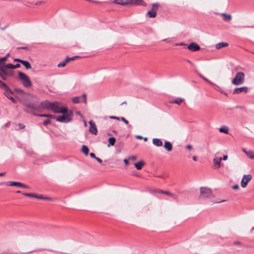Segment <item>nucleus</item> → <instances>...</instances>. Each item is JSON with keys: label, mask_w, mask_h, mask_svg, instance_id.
<instances>
[{"label": "nucleus", "mask_w": 254, "mask_h": 254, "mask_svg": "<svg viewBox=\"0 0 254 254\" xmlns=\"http://www.w3.org/2000/svg\"><path fill=\"white\" fill-rule=\"evenodd\" d=\"M220 15L223 17V19L225 21H229L232 19V16L230 14L222 13Z\"/></svg>", "instance_id": "22"}, {"label": "nucleus", "mask_w": 254, "mask_h": 254, "mask_svg": "<svg viewBox=\"0 0 254 254\" xmlns=\"http://www.w3.org/2000/svg\"><path fill=\"white\" fill-rule=\"evenodd\" d=\"M90 156H91V157L94 158V159L96 157L95 154L94 153H90Z\"/></svg>", "instance_id": "52"}, {"label": "nucleus", "mask_w": 254, "mask_h": 254, "mask_svg": "<svg viewBox=\"0 0 254 254\" xmlns=\"http://www.w3.org/2000/svg\"><path fill=\"white\" fill-rule=\"evenodd\" d=\"M21 64H22L27 69H29L31 68V65L29 62H28V61L23 60Z\"/></svg>", "instance_id": "32"}, {"label": "nucleus", "mask_w": 254, "mask_h": 254, "mask_svg": "<svg viewBox=\"0 0 254 254\" xmlns=\"http://www.w3.org/2000/svg\"><path fill=\"white\" fill-rule=\"evenodd\" d=\"M222 160H226L228 159V156L227 155H224L223 157H221Z\"/></svg>", "instance_id": "53"}, {"label": "nucleus", "mask_w": 254, "mask_h": 254, "mask_svg": "<svg viewBox=\"0 0 254 254\" xmlns=\"http://www.w3.org/2000/svg\"><path fill=\"white\" fill-rule=\"evenodd\" d=\"M157 192L158 193H162V192H165V191L160 190H158Z\"/></svg>", "instance_id": "59"}, {"label": "nucleus", "mask_w": 254, "mask_h": 254, "mask_svg": "<svg viewBox=\"0 0 254 254\" xmlns=\"http://www.w3.org/2000/svg\"><path fill=\"white\" fill-rule=\"evenodd\" d=\"M68 62H66V59H65V60L64 61H63V62H61L60 63H59L58 64V67H64L65 66V65Z\"/></svg>", "instance_id": "35"}, {"label": "nucleus", "mask_w": 254, "mask_h": 254, "mask_svg": "<svg viewBox=\"0 0 254 254\" xmlns=\"http://www.w3.org/2000/svg\"><path fill=\"white\" fill-rule=\"evenodd\" d=\"M5 67L10 69H15L20 67V64H17L15 65H13L11 64H8L5 65Z\"/></svg>", "instance_id": "25"}, {"label": "nucleus", "mask_w": 254, "mask_h": 254, "mask_svg": "<svg viewBox=\"0 0 254 254\" xmlns=\"http://www.w3.org/2000/svg\"><path fill=\"white\" fill-rule=\"evenodd\" d=\"M164 147L165 148V149L168 152L172 151L173 148L172 144H171V142L168 141H166L165 142Z\"/></svg>", "instance_id": "21"}, {"label": "nucleus", "mask_w": 254, "mask_h": 254, "mask_svg": "<svg viewBox=\"0 0 254 254\" xmlns=\"http://www.w3.org/2000/svg\"><path fill=\"white\" fill-rule=\"evenodd\" d=\"M76 114H77V115H79V116H81V113H80L79 112H76Z\"/></svg>", "instance_id": "62"}, {"label": "nucleus", "mask_w": 254, "mask_h": 254, "mask_svg": "<svg viewBox=\"0 0 254 254\" xmlns=\"http://www.w3.org/2000/svg\"><path fill=\"white\" fill-rule=\"evenodd\" d=\"M245 80V74L244 72L239 71L236 73L234 78L232 80L233 85L238 86L242 84Z\"/></svg>", "instance_id": "1"}, {"label": "nucleus", "mask_w": 254, "mask_h": 254, "mask_svg": "<svg viewBox=\"0 0 254 254\" xmlns=\"http://www.w3.org/2000/svg\"><path fill=\"white\" fill-rule=\"evenodd\" d=\"M51 123V121L49 120H45L44 122H43V124L44 126H47L48 125V124H50Z\"/></svg>", "instance_id": "40"}, {"label": "nucleus", "mask_w": 254, "mask_h": 254, "mask_svg": "<svg viewBox=\"0 0 254 254\" xmlns=\"http://www.w3.org/2000/svg\"><path fill=\"white\" fill-rule=\"evenodd\" d=\"M21 188H24V189H29V187L27 185H25L23 184H21Z\"/></svg>", "instance_id": "49"}, {"label": "nucleus", "mask_w": 254, "mask_h": 254, "mask_svg": "<svg viewBox=\"0 0 254 254\" xmlns=\"http://www.w3.org/2000/svg\"><path fill=\"white\" fill-rule=\"evenodd\" d=\"M219 131L225 133H228L229 131V129L227 127L223 126L219 128Z\"/></svg>", "instance_id": "33"}, {"label": "nucleus", "mask_w": 254, "mask_h": 254, "mask_svg": "<svg viewBox=\"0 0 254 254\" xmlns=\"http://www.w3.org/2000/svg\"><path fill=\"white\" fill-rule=\"evenodd\" d=\"M128 159L135 161L136 159V157L135 156H131L128 157Z\"/></svg>", "instance_id": "43"}, {"label": "nucleus", "mask_w": 254, "mask_h": 254, "mask_svg": "<svg viewBox=\"0 0 254 254\" xmlns=\"http://www.w3.org/2000/svg\"><path fill=\"white\" fill-rule=\"evenodd\" d=\"M10 54L9 53H8L6 56L5 57H6V59H7V58L9 56Z\"/></svg>", "instance_id": "64"}, {"label": "nucleus", "mask_w": 254, "mask_h": 254, "mask_svg": "<svg viewBox=\"0 0 254 254\" xmlns=\"http://www.w3.org/2000/svg\"><path fill=\"white\" fill-rule=\"evenodd\" d=\"M108 140L109 143L108 145V147H110V145L113 146L115 145L116 139L114 137H111L109 138Z\"/></svg>", "instance_id": "31"}, {"label": "nucleus", "mask_w": 254, "mask_h": 254, "mask_svg": "<svg viewBox=\"0 0 254 254\" xmlns=\"http://www.w3.org/2000/svg\"><path fill=\"white\" fill-rule=\"evenodd\" d=\"M200 77H201L204 80H205V81H206L207 82L209 83V84H211V85H213L214 84L211 82L210 81H209L208 79H207L206 78H205L204 76H202V75H199Z\"/></svg>", "instance_id": "37"}, {"label": "nucleus", "mask_w": 254, "mask_h": 254, "mask_svg": "<svg viewBox=\"0 0 254 254\" xmlns=\"http://www.w3.org/2000/svg\"><path fill=\"white\" fill-rule=\"evenodd\" d=\"M50 110L55 113H62L65 114L67 113V109L66 108L60 107V103L55 102L52 103Z\"/></svg>", "instance_id": "2"}, {"label": "nucleus", "mask_w": 254, "mask_h": 254, "mask_svg": "<svg viewBox=\"0 0 254 254\" xmlns=\"http://www.w3.org/2000/svg\"><path fill=\"white\" fill-rule=\"evenodd\" d=\"M162 194H165L168 196L171 197L173 199L178 201L179 199V196L177 194L175 193H171L169 191H165V192H162Z\"/></svg>", "instance_id": "17"}, {"label": "nucleus", "mask_w": 254, "mask_h": 254, "mask_svg": "<svg viewBox=\"0 0 254 254\" xmlns=\"http://www.w3.org/2000/svg\"><path fill=\"white\" fill-rule=\"evenodd\" d=\"M122 120L127 125H128V122L125 118H122Z\"/></svg>", "instance_id": "48"}, {"label": "nucleus", "mask_w": 254, "mask_h": 254, "mask_svg": "<svg viewBox=\"0 0 254 254\" xmlns=\"http://www.w3.org/2000/svg\"><path fill=\"white\" fill-rule=\"evenodd\" d=\"M6 60V57H3V58H0V63L5 62ZM0 65L3 66L4 65H2L0 63Z\"/></svg>", "instance_id": "39"}, {"label": "nucleus", "mask_w": 254, "mask_h": 254, "mask_svg": "<svg viewBox=\"0 0 254 254\" xmlns=\"http://www.w3.org/2000/svg\"><path fill=\"white\" fill-rule=\"evenodd\" d=\"M111 119H117V120H119V118L117 117H115V116H111L110 117Z\"/></svg>", "instance_id": "57"}, {"label": "nucleus", "mask_w": 254, "mask_h": 254, "mask_svg": "<svg viewBox=\"0 0 254 254\" xmlns=\"http://www.w3.org/2000/svg\"><path fill=\"white\" fill-rule=\"evenodd\" d=\"M252 179V176L251 175H244L243 177L241 182V186L243 188L247 187L248 183Z\"/></svg>", "instance_id": "8"}, {"label": "nucleus", "mask_w": 254, "mask_h": 254, "mask_svg": "<svg viewBox=\"0 0 254 254\" xmlns=\"http://www.w3.org/2000/svg\"><path fill=\"white\" fill-rule=\"evenodd\" d=\"M128 4L141 5L145 6L146 3L143 0H129Z\"/></svg>", "instance_id": "16"}, {"label": "nucleus", "mask_w": 254, "mask_h": 254, "mask_svg": "<svg viewBox=\"0 0 254 254\" xmlns=\"http://www.w3.org/2000/svg\"><path fill=\"white\" fill-rule=\"evenodd\" d=\"M221 161L222 159L221 157H216L213 159V161L214 165L217 168H220Z\"/></svg>", "instance_id": "20"}, {"label": "nucleus", "mask_w": 254, "mask_h": 254, "mask_svg": "<svg viewBox=\"0 0 254 254\" xmlns=\"http://www.w3.org/2000/svg\"><path fill=\"white\" fill-rule=\"evenodd\" d=\"M78 57V56H74L71 58L66 57V62H69L70 61L74 60L75 59L77 58Z\"/></svg>", "instance_id": "38"}, {"label": "nucleus", "mask_w": 254, "mask_h": 254, "mask_svg": "<svg viewBox=\"0 0 254 254\" xmlns=\"http://www.w3.org/2000/svg\"><path fill=\"white\" fill-rule=\"evenodd\" d=\"M15 91H16V92L19 93H24V91L23 90H22V89H16Z\"/></svg>", "instance_id": "45"}, {"label": "nucleus", "mask_w": 254, "mask_h": 254, "mask_svg": "<svg viewBox=\"0 0 254 254\" xmlns=\"http://www.w3.org/2000/svg\"><path fill=\"white\" fill-rule=\"evenodd\" d=\"M192 159H193V160H194L195 161H196L197 160V157L196 156H193L192 157Z\"/></svg>", "instance_id": "58"}, {"label": "nucleus", "mask_w": 254, "mask_h": 254, "mask_svg": "<svg viewBox=\"0 0 254 254\" xmlns=\"http://www.w3.org/2000/svg\"><path fill=\"white\" fill-rule=\"evenodd\" d=\"M90 127L89 131L92 134L96 135L98 132L96 124L92 121L89 122Z\"/></svg>", "instance_id": "11"}, {"label": "nucleus", "mask_w": 254, "mask_h": 254, "mask_svg": "<svg viewBox=\"0 0 254 254\" xmlns=\"http://www.w3.org/2000/svg\"><path fill=\"white\" fill-rule=\"evenodd\" d=\"M10 54L9 53H8L6 56L5 57H6V59H7V58L9 56Z\"/></svg>", "instance_id": "63"}, {"label": "nucleus", "mask_w": 254, "mask_h": 254, "mask_svg": "<svg viewBox=\"0 0 254 254\" xmlns=\"http://www.w3.org/2000/svg\"><path fill=\"white\" fill-rule=\"evenodd\" d=\"M95 159L100 163H101L102 162V160L98 157H96Z\"/></svg>", "instance_id": "54"}, {"label": "nucleus", "mask_w": 254, "mask_h": 254, "mask_svg": "<svg viewBox=\"0 0 254 254\" xmlns=\"http://www.w3.org/2000/svg\"><path fill=\"white\" fill-rule=\"evenodd\" d=\"M40 199H44V200H51L52 199V198H51V197H44L42 195V198H41Z\"/></svg>", "instance_id": "42"}, {"label": "nucleus", "mask_w": 254, "mask_h": 254, "mask_svg": "<svg viewBox=\"0 0 254 254\" xmlns=\"http://www.w3.org/2000/svg\"><path fill=\"white\" fill-rule=\"evenodd\" d=\"M81 151L85 155H88L89 154V149L88 147L85 145H83L81 148Z\"/></svg>", "instance_id": "30"}, {"label": "nucleus", "mask_w": 254, "mask_h": 254, "mask_svg": "<svg viewBox=\"0 0 254 254\" xmlns=\"http://www.w3.org/2000/svg\"><path fill=\"white\" fill-rule=\"evenodd\" d=\"M249 91V88L247 86L236 88L233 90L234 94H239L243 92L247 93Z\"/></svg>", "instance_id": "10"}, {"label": "nucleus", "mask_w": 254, "mask_h": 254, "mask_svg": "<svg viewBox=\"0 0 254 254\" xmlns=\"http://www.w3.org/2000/svg\"><path fill=\"white\" fill-rule=\"evenodd\" d=\"M72 116V113L70 112V113L66 115L59 116L56 118V121L61 123H68L71 121Z\"/></svg>", "instance_id": "5"}, {"label": "nucleus", "mask_w": 254, "mask_h": 254, "mask_svg": "<svg viewBox=\"0 0 254 254\" xmlns=\"http://www.w3.org/2000/svg\"><path fill=\"white\" fill-rule=\"evenodd\" d=\"M24 106L29 109L34 111H40L41 108L39 106L35 105L33 103H24Z\"/></svg>", "instance_id": "13"}, {"label": "nucleus", "mask_w": 254, "mask_h": 254, "mask_svg": "<svg viewBox=\"0 0 254 254\" xmlns=\"http://www.w3.org/2000/svg\"><path fill=\"white\" fill-rule=\"evenodd\" d=\"M14 61H15V62H18L20 63L21 64L23 60H21L20 59H14Z\"/></svg>", "instance_id": "51"}, {"label": "nucleus", "mask_w": 254, "mask_h": 254, "mask_svg": "<svg viewBox=\"0 0 254 254\" xmlns=\"http://www.w3.org/2000/svg\"><path fill=\"white\" fill-rule=\"evenodd\" d=\"M159 6V4L157 3H154L152 4V9L151 10L148 11L146 15V16L150 18H154L156 17L157 13L156 11Z\"/></svg>", "instance_id": "6"}, {"label": "nucleus", "mask_w": 254, "mask_h": 254, "mask_svg": "<svg viewBox=\"0 0 254 254\" xmlns=\"http://www.w3.org/2000/svg\"><path fill=\"white\" fill-rule=\"evenodd\" d=\"M7 67H5V65L1 66L0 65V71L1 72L4 73L7 76H12L13 75V72L12 70H6L5 68Z\"/></svg>", "instance_id": "15"}, {"label": "nucleus", "mask_w": 254, "mask_h": 254, "mask_svg": "<svg viewBox=\"0 0 254 254\" xmlns=\"http://www.w3.org/2000/svg\"><path fill=\"white\" fill-rule=\"evenodd\" d=\"M82 100H83V102L86 104H87L86 95L85 93H84L80 97H73L72 99V101L73 103L77 104V103H79L80 102H81Z\"/></svg>", "instance_id": "9"}, {"label": "nucleus", "mask_w": 254, "mask_h": 254, "mask_svg": "<svg viewBox=\"0 0 254 254\" xmlns=\"http://www.w3.org/2000/svg\"><path fill=\"white\" fill-rule=\"evenodd\" d=\"M212 197H213V194L210 189L206 187H201L200 188V198H207Z\"/></svg>", "instance_id": "4"}, {"label": "nucleus", "mask_w": 254, "mask_h": 254, "mask_svg": "<svg viewBox=\"0 0 254 254\" xmlns=\"http://www.w3.org/2000/svg\"><path fill=\"white\" fill-rule=\"evenodd\" d=\"M4 173H0V176H3L4 175Z\"/></svg>", "instance_id": "61"}, {"label": "nucleus", "mask_w": 254, "mask_h": 254, "mask_svg": "<svg viewBox=\"0 0 254 254\" xmlns=\"http://www.w3.org/2000/svg\"><path fill=\"white\" fill-rule=\"evenodd\" d=\"M124 162L127 165H128L129 164L128 160L127 159H124Z\"/></svg>", "instance_id": "55"}, {"label": "nucleus", "mask_w": 254, "mask_h": 254, "mask_svg": "<svg viewBox=\"0 0 254 254\" xmlns=\"http://www.w3.org/2000/svg\"><path fill=\"white\" fill-rule=\"evenodd\" d=\"M2 89L4 90V95L13 103H15L16 102V100L10 95L13 94V92L8 86L6 84L5 86L3 87Z\"/></svg>", "instance_id": "7"}, {"label": "nucleus", "mask_w": 254, "mask_h": 254, "mask_svg": "<svg viewBox=\"0 0 254 254\" xmlns=\"http://www.w3.org/2000/svg\"><path fill=\"white\" fill-rule=\"evenodd\" d=\"M5 85H6V84L4 82H2V81H1L0 80V88L2 89L3 87L5 86Z\"/></svg>", "instance_id": "41"}, {"label": "nucleus", "mask_w": 254, "mask_h": 254, "mask_svg": "<svg viewBox=\"0 0 254 254\" xmlns=\"http://www.w3.org/2000/svg\"><path fill=\"white\" fill-rule=\"evenodd\" d=\"M21 183L17 182H9L7 183L6 185L8 186H15L18 187H21Z\"/></svg>", "instance_id": "28"}, {"label": "nucleus", "mask_w": 254, "mask_h": 254, "mask_svg": "<svg viewBox=\"0 0 254 254\" xmlns=\"http://www.w3.org/2000/svg\"><path fill=\"white\" fill-rule=\"evenodd\" d=\"M185 101V99L184 98H178L174 100L171 101L170 102V103L171 104H177L178 105H180L181 103Z\"/></svg>", "instance_id": "27"}, {"label": "nucleus", "mask_w": 254, "mask_h": 254, "mask_svg": "<svg viewBox=\"0 0 254 254\" xmlns=\"http://www.w3.org/2000/svg\"><path fill=\"white\" fill-rule=\"evenodd\" d=\"M45 3V1H43V0H41V1H39L38 2H37L36 3H35V5H40L43 3Z\"/></svg>", "instance_id": "44"}, {"label": "nucleus", "mask_w": 254, "mask_h": 254, "mask_svg": "<svg viewBox=\"0 0 254 254\" xmlns=\"http://www.w3.org/2000/svg\"><path fill=\"white\" fill-rule=\"evenodd\" d=\"M188 48L191 51H197L200 49V46L195 43H191L188 45Z\"/></svg>", "instance_id": "14"}, {"label": "nucleus", "mask_w": 254, "mask_h": 254, "mask_svg": "<svg viewBox=\"0 0 254 254\" xmlns=\"http://www.w3.org/2000/svg\"><path fill=\"white\" fill-rule=\"evenodd\" d=\"M145 163L143 161H140L138 162H136L134 164V166L135 168L137 170H141L143 166L144 165Z\"/></svg>", "instance_id": "26"}, {"label": "nucleus", "mask_w": 254, "mask_h": 254, "mask_svg": "<svg viewBox=\"0 0 254 254\" xmlns=\"http://www.w3.org/2000/svg\"><path fill=\"white\" fill-rule=\"evenodd\" d=\"M228 46V44L227 43H225V42H220L219 43H217L216 46H215V47L217 49H221L222 48H224V47H227Z\"/></svg>", "instance_id": "29"}, {"label": "nucleus", "mask_w": 254, "mask_h": 254, "mask_svg": "<svg viewBox=\"0 0 254 254\" xmlns=\"http://www.w3.org/2000/svg\"><path fill=\"white\" fill-rule=\"evenodd\" d=\"M137 138H139V139H142V137L141 136H137Z\"/></svg>", "instance_id": "60"}, {"label": "nucleus", "mask_w": 254, "mask_h": 254, "mask_svg": "<svg viewBox=\"0 0 254 254\" xmlns=\"http://www.w3.org/2000/svg\"><path fill=\"white\" fill-rule=\"evenodd\" d=\"M152 143L157 147H161L163 145V142L159 138H155L152 139Z\"/></svg>", "instance_id": "18"}, {"label": "nucleus", "mask_w": 254, "mask_h": 254, "mask_svg": "<svg viewBox=\"0 0 254 254\" xmlns=\"http://www.w3.org/2000/svg\"><path fill=\"white\" fill-rule=\"evenodd\" d=\"M243 151L251 159H254V151L252 150H248L247 151L245 149H242Z\"/></svg>", "instance_id": "19"}, {"label": "nucleus", "mask_w": 254, "mask_h": 254, "mask_svg": "<svg viewBox=\"0 0 254 254\" xmlns=\"http://www.w3.org/2000/svg\"><path fill=\"white\" fill-rule=\"evenodd\" d=\"M232 188L234 190H238L239 189V186L238 185L236 184V185H234L233 187H232Z\"/></svg>", "instance_id": "46"}, {"label": "nucleus", "mask_w": 254, "mask_h": 254, "mask_svg": "<svg viewBox=\"0 0 254 254\" xmlns=\"http://www.w3.org/2000/svg\"><path fill=\"white\" fill-rule=\"evenodd\" d=\"M18 49H24L27 50L28 48L27 47H21L17 48Z\"/></svg>", "instance_id": "56"}, {"label": "nucleus", "mask_w": 254, "mask_h": 254, "mask_svg": "<svg viewBox=\"0 0 254 254\" xmlns=\"http://www.w3.org/2000/svg\"><path fill=\"white\" fill-rule=\"evenodd\" d=\"M19 78L25 87H30L32 85L31 81L29 77L24 73L19 71L18 72Z\"/></svg>", "instance_id": "3"}, {"label": "nucleus", "mask_w": 254, "mask_h": 254, "mask_svg": "<svg viewBox=\"0 0 254 254\" xmlns=\"http://www.w3.org/2000/svg\"><path fill=\"white\" fill-rule=\"evenodd\" d=\"M23 195L26 196L28 197H34L38 199H40L42 198V195H37L35 193H24Z\"/></svg>", "instance_id": "24"}, {"label": "nucleus", "mask_w": 254, "mask_h": 254, "mask_svg": "<svg viewBox=\"0 0 254 254\" xmlns=\"http://www.w3.org/2000/svg\"><path fill=\"white\" fill-rule=\"evenodd\" d=\"M5 74L3 72H1V71H0V77L3 80H6L7 77Z\"/></svg>", "instance_id": "36"}, {"label": "nucleus", "mask_w": 254, "mask_h": 254, "mask_svg": "<svg viewBox=\"0 0 254 254\" xmlns=\"http://www.w3.org/2000/svg\"><path fill=\"white\" fill-rule=\"evenodd\" d=\"M18 126L19 127V128L23 129L25 127V125L22 124H19Z\"/></svg>", "instance_id": "50"}, {"label": "nucleus", "mask_w": 254, "mask_h": 254, "mask_svg": "<svg viewBox=\"0 0 254 254\" xmlns=\"http://www.w3.org/2000/svg\"><path fill=\"white\" fill-rule=\"evenodd\" d=\"M51 102L48 100H45L41 103L40 106H39L41 109H47L50 110L51 106L52 105Z\"/></svg>", "instance_id": "12"}, {"label": "nucleus", "mask_w": 254, "mask_h": 254, "mask_svg": "<svg viewBox=\"0 0 254 254\" xmlns=\"http://www.w3.org/2000/svg\"><path fill=\"white\" fill-rule=\"evenodd\" d=\"M186 149H187L188 150H191L192 148V146L191 145H190V144L187 145L186 146Z\"/></svg>", "instance_id": "47"}, {"label": "nucleus", "mask_w": 254, "mask_h": 254, "mask_svg": "<svg viewBox=\"0 0 254 254\" xmlns=\"http://www.w3.org/2000/svg\"><path fill=\"white\" fill-rule=\"evenodd\" d=\"M129 0H114V2L118 4L126 5L129 4Z\"/></svg>", "instance_id": "23"}, {"label": "nucleus", "mask_w": 254, "mask_h": 254, "mask_svg": "<svg viewBox=\"0 0 254 254\" xmlns=\"http://www.w3.org/2000/svg\"><path fill=\"white\" fill-rule=\"evenodd\" d=\"M34 115L35 116H39V117H48V118H53V119L55 118V116H53V115H48V114H34Z\"/></svg>", "instance_id": "34"}]
</instances>
